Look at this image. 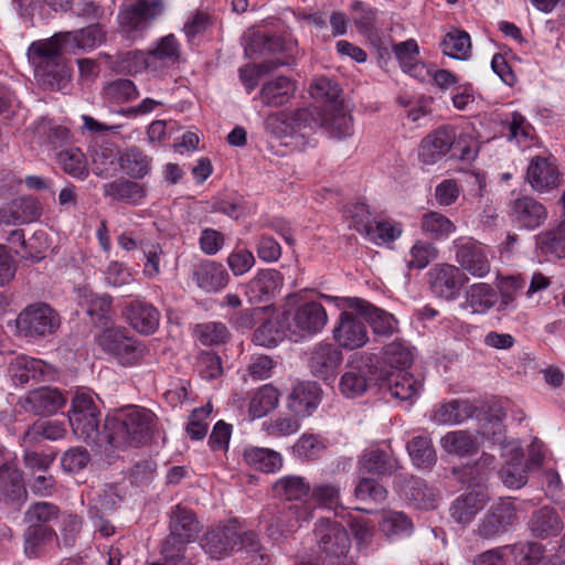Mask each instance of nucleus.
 Here are the masks:
<instances>
[{"label":"nucleus","instance_id":"f257e3e1","mask_svg":"<svg viewBox=\"0 0 565 565\" xmlns=\"http://www.w3.org/2000/svg\"><path fill=\"white\" fill-rule=\"evenodd\" d=\"M158 433V418L145 407L129 405L104 423V437L109 447L117 450L141 448L152 443Z\"/></svg>","mask_w":565,"mask_h":565},{"label":"nucleus","instance_id":"f03ea898","mask_svg":"<svg viewBox=\"0 0 565 565\" xmlns=\"http://www.w3.org/2000/svg\"><path fill=\"white\" fill-rule=\"evenodd\" d=\"M57 38L34 41L26 55L36 83L44 89L66 92L71 87V68L63 61Z\"/></svg>","mask_w":565,"mask_h":565},{"label":"nucleus","instance_id":"7ed1b4c3","mask_svg":"<svg viewBox=\"0 0 565 565\" xmlns=\"http://www.w3.org/2000/svg\"><path fill=\"white\" fill-rule=\"evenodd\" d=\"M383 359L391 370L376 371L379 388H415L416 383L407 372L414 359L408 343L397 340L387 344Z\"/></svg>","mask_w":565,"mask_h":565},{"label":"nucleus","instance_id":"20e7f679","mask_svg":"<svg viewBox=\"0 0 565 565\" xmlns=\"http://www.w3.org/2000/svg\"><path fill=\"white\" fill-rule=\"evenodd\" d=\"M168 519L169 533L161 542L164 552L185 555L188 545L198 539L202 530L198 514L193 509L178 503L170 509Z\"/></svg>","mask_w":565,"mask_h":565},{"label":"nucleus","instance_id":"39448f33","mask_svg":"<svg viewBox=\"0 0 565 565\" xmlns=\"http://www.w3.org/2000/svg\"><path fill=\"white\" fill-rule=\"evenodd\" d=\"M451 252L458 267L475 278H484L491 271L493 253L491 247L470 236L452 241Z\"/></svg>","mask_w":565,"mask_h":565},{"label":"nucleus","instance_id":"423d86ee","mask_svg":"<svg viewBox=\"0 0 565 565\" xmlns=\"http://www.w3.org/2000/svg\"><path fill=\"white\" fill-rule=\"evenodd\" d=\"M61 326L60 315L43 302L25 307L15 319L20 337L39 340L54 334Z\"/></svg>","mask_w":565,"mask_h":565},{"label":"nucleus","instance_id":"0eeeda50","mask_svg":"<svg viewBox=\"0 0 565 565\" xmlns=\"http://www.w3.org/2000/svg\"><path fill=\"white\" fill-rule=\"evenodd\" d=\"M319 548L323 554L324 565H355L349 556L351 541L347 530L338 522L321 521L316 529Z\"/></svg>","mask_w":565,"mask_h":565},{"label":"nucleus","instance_id":"6e6552de","mask_svg":"<svg viewBox=\"0 0 565 565\" xmlns=\"http://www.w3.org/2000/svg\"><path fill=\"white\" fill-rule=\"evenodd\" d=\"M97 345L121 365H134L145 354V348L122 327L103 329L96 335Z\"/></svg>","mask_w":565,"mask_h":565},{"label":"nucleus","instance_id":"1a4fd4ad","mask_svg":"<svg viewBox=\"0 0 565 565\" xmlns=\"http://www.w3.org/2000/svg\"><path fill=\"white\" fill-rule=\"evenodd\" d=\"M8 376L13 386H33L56 381L57 372L52 365L43 361L26 355H18L9 362Z\"/></svg>","mask_w":565,"mask_h":565},{"label":"nucleus","instance_id":"9d476101","mask_svg":"<svg viewBox=\"0 0 565 565\" xmlns=\"http://www.w3.org/2000/svg\"><path fill=\"white\" fill-rule=\"evenodd\" d=\"M328 301H333L339 309H352L369 321L376 334L390 337L398 330V321L395 317L380 308L372 306L360 298L322 296Z\"/></svg>","mask_w":565,"mask_h":565},{"label":"nucleus","instance_id":"9b49d317","mask_svg":"<svg viewBox=\"0 0 565 565\" xmlns=\"http://www.w3.org/2000/svg\"><path fill=\"white\" fill-rule=\"evenodd\" d=\"M238 539V521L231 519L227 524L207 529L200 544L211 558L223 559L235 551Z\"/></svg>","mask_w":565,"mask_h":565},{"label":"nucleus","instance_id":"f8f14e48","mask_svg":"<svg viewBox=\"0 0 565 565\" xmlns=\"http://www.w3.org/2000/svg\"><path fill=\"white\" fill-rule=\"evenodd\" d=\"M516 521V508L510 498L493 503L480 520L476 535L490 540L504 532Z\"/></svg>","mask_w":565,"mask_h":565},{"label":"nucleus","instance_id":"ddd939ff","mask_svg":"<svg viewBox=\"0 0 565 565\" xmlns=\"http://www.w3.org/2000/svg\"><path fill=\"white\" fill-rule=\"evenodd\" d=\"M394 489L404 500L420 510L436 508L437 494L434 488L427 486L426 481L409 473H398L394 478Z\"/></svg>","mask_w":565,"mask_h":565},{"label":"nucleus","instance_id":"4468645a","mask_svg":"<svg viewBox=\"0 0 565 565\" xmlns=\"http://www.w3.org/2000/svg\"><path fill=\"white\" fill-rule=\"evenodd\" d=\"M433 294L446 300H455L469 280L467 274L456 265L437 264L429 270Z\"/></svg>","mask_w":565,"mask_h":565},{"label":"nucleus","instance_id":"2eb2a0df","mask_svg":"<svg viewBox=\"0 0 565 565\" xmlns=\"http://www.w3.org/2000/svg\"><path fill=\"white\" fill-rule=\"evenodd\" d=\"M28 499L23 471L11 462L0 466V503L19 511Z\"/></svg>","mask_w":565,"mask_h":565},{"label":"nucleus","instance_id":"dca6fc26","mask_svg":"<svg viewBox=\"0 0 565 565\" xmlns=\"http://www.w3.org/2000/svg\"><path fill=\"white\" fill-rule=\"evenodd\" d=\"M339 320L333 330L335 342L343 349L355 350L364 347L369 341L365 324L350 309H341Z\"/></svg>","mask_w":565,"mask_h":565},{"label":"nucleus","instance_id":"f3484780","mask_svg":"<svg viewBox=\"0 0 565 565\" xmlns=\"http://www.w3.org/2000/svg\"><path fill=\"white\" fill-rule=\"evenodd\" d=\"M284 285L282 275L273 268L258 270L245 285V295L250 303L270 301Z\"/></svg>","mask_w":565,"mask_h":565},{"label":"nucleus","instance_id":"a211bd4d","mask_svg":"<svg viewBox=\"0 0 565 565\" xmlns=\"http://www.w3.org/2000/svg\"><path fill=\"white\" fill-rule=\"evenodd\" d=\"M163 10L161 0H138L130 8L118 14V22L121 31L130 35L135 31L142 30L149 20H153Z\"/></svg>","mask_w":565,"mask_h":565},{"label":"nucleus","instance_id":"6ab92c4d","mask_svg":"<svg viewBox=\"0 0 565 565\" xmlns=\"http://www.w3.org/2000/svg\"><path fill=\"white\" fill-rule=\"evenodd\" d=\"M328 322V315L323 306L316 301L299 306L292 315L289 330L300 335H313L322 331Z\"/></svg>","mask_w":565,"mask_h":565},{"label":"nucleus","instance_id":"aec40b11","mask_svg":"<svg viewBox=\"0 0 565 565\" xmlns=\"http://www.w3.org/2000/svg\"><path fill=\"white\" fill-rule=\"evenodd\" d=\"M526 179L532 189L545 193L561 183L558 169L552 156H534L526 170Z\"/></svg>","mask_w":565,"mask_h":565},{"label":"nucleus","instance_id":"412c9836","mask_svg":"<svg viewBox=\"0 0 565 565\" xmlns=\"http://www.w3.org/2000/svg\"><path fill=\"white\" fill-rule=\"evenodd\" d=\"M342 361V353L330 343L318 344L311 355V372L322 383L316 386H332L335 380V369Z\"/></svg>","mask_w":565,"mask_h":565},{"label":"nucleus","instance_id":"4be33fe9","mask_svg":"<svg viewBox=\"0 0 565 565\" xmlns=\"http://www.w3.org/2000/svg\"><path fill=\"white\" fill-rule=\"evenodd\" d=\"M52 38H57V44L63 51L75 53L76 50L89 51L98 47L105 42L106 33L96 23L72 32H60Z\"/></svg>","mask_w":565,"mask_h":565},{"label":"nucleus","instance_id":"5701e85b","mask_svg":"<svg viewBox=\"0 0 565 565\" xmlns=\"http://www.w3.org/2000/svg\"><path fill=\"white\" fill-rule=\"evenodd\" d=\"M455 138V127L444 126L427 135L420 142L418 157L425 164H434L449 154Z\"/></svg>","mask_w":565,"mask_h":565},{"label":"nucleus","instance_id":"b1692460","mask_svg":"<svg viewBox=\"0 0 565 565\" xmlns=\"http://www.w3.org/2000/svg\"><path fill=\"white\" fill-rule=\"evenodd\" d=\"M124 316L132 329L146 335L154 333L160 322L157 308L139 298L126 303Z\"/></svg>","mask_w":565,"mask_h":565},{"label":"nucleus","instance_id":"393cba45","mask_svg":"<svg viewBox=\"0 0 565 565\" xmlns=\"http://www.w3.org/2000/svg\"><path fill=\"white\" fill-rule=\"evenodd\" d=\"M509 215L518 226L534 230L545 222L547 211L545 206L535 199L522 196L511 201Z\"/></svg>","mask_w":565,"mask_h":565},{"label":"nucleus","instance_id":"a878e982","mask_svg":"<svg viewBox=\"0 0 565 565\" xmlns=\"http://www.w3.org/2000/svg\"><path fill=\"white\" fill-rule=\"evenodd\" d=\"M488 500L489 495L486 488L477 484L451 503L450 515L459 524H469L477 513L484 508Z\"/></svg>","mask_w":565,"mask_h":565},{"label":"nucleus","instance_id":"bb28decb","mask_svg":"<svg viewBox=\"0 0 565 565\" xmlns=\"http://www.w3.org/2000/svg\"><path fill=\"white\" fill-rule=\"evenodd\" d=\"M66 404L62 391H28L26 396L20 398L19 405L35 416L55 414Z\"/></svg>","mask_w":565,"mask_h":565},{"label":"nucleus","instance_id":"cd10ccee","mask_svg":"<svg viewBox=\"0 0 565 565\" xmlns=\"http://www.w3.org/2000/svg\"><path fill=\"white\" fill-rule=\"evenodd\" d=\"M360 471L377 477H391L399 470V460L392 450L371 449L365 451L359 460Z\"/></svg>","mask_w":565,"mask_h":565},{"label":"nucleus","instance_id":"c85d7f7f","mask_svg":"<svg viewBox=\"0 0 565 565\" xmlns=\"http://www.w3.org/2000/svg\"><path fill=\"white\" fill-rule=\"evenodd\" d=\"M527 529L535 539L546 540L557 536L563 531L564 523L554 508L544 505L532 512Z\"/></svg>","mask_w":565,"mask_h":565},{"label":"nucleus","instance_id":"c756f323","mask_svg":"<svg viewBox=\"0 0 565 565\" xmlns=\"http://www.w3.org/2000/svg\"><path fill=\"white\" fill-rule=\"evenodd\" d=\"M192 276L198 287L205 292L220 291L230 281V275L225 267L214 260L199 263L194 267Z\"/></svg>","mask_w":565,"mask_h":565},{"label":"nucleus","instance_id":"7c9ffc66","mask_svg":"<svg viewBox=\"0 0 565 565\" xmlns=\"http://www.w3.org/2000/svg\"><path fill=\"white\" fill-rule=\"evenodd\" d=\"M39 203L32 198H19L0 210V224L18 225L30 223L40 217Z\"/></svg>","mask_w":565,"mask_h":565},{"label":"nucleus","instance_id":"2f4dec72","mask_svg":"<svg viewBox=\"0 0 565 565\" xmlns=\"http://www.w3.org/2000/svg\"><path fill=\"white\" fill-rule=\"evenodd\" d=\"M319 126L337 139L351 137L354 131L352 117L342 104H332L330 109H323L319 118Z\"/></svg>","mask_w":565,"mask_h":565},{"label":"nucleus","instance_id":"473e14b6","mask_svg":"<svg viewBox=\"0 0 565 565\" xmlns=\"http://www.w3.org/2000/svg\"><path fill=\"white\" fill-rule=\"evenodd\" d=\"M53 542L60 546L58 534L53 526L26 524L23 532V546L28 557L42 556L45 547Z\"/></svg>","mask_w":565,"mask_h":565},{"label":"nucleus","instance_id":"72a5a7b5","mask_svg":"<svg viewBox=\"0 0 565 565\" xmlns=\"http://www.w3.org/2000/svg\"><path fill=\"white\" fill-rule=\"evenodd\" d=\"M498 301L494 289L486 282H476L465 291L463 308L470 309L475 315H484Z\"/></svg>","mask_w":565,"mask_h":565},{"label":"nucleus","instance_id":"f704fd0d","mask_svg":"<svg viewBox=\"0 0 565 565\" xmlns=\"http://www.w3.org/2000/svg\"><path fill=\"white\" fill-rule=\"evenodd\" d=\"M507 126L509 141L514 142L522 151L541 146L534 128L521 114L513 113L507 120Z\"/></svg>","mask_w":565,"mask_h":565},{"label":"nucleus","instance_id":"c9c22d12","mask_svg":"<svg viewBox=\"0 0 565 565\" xmlns=\"http://www.w3.org/2000/svg\"><path fill=\"white\" fill-rule=\"evenodd\" d=\"M99 414L71 415L70 424L74 434L86 444L107 445L104 429L99 430Z\"/></svg>","mask_w":565,"mask_h":565},{"label":"nucleus","instance_id":"e433bc0d","mask_svg":"<svg viewBox=\"0 0 565 565\" xmlns=\"http://www.w3.org/2000/svg\"><path fill=\"white\" fill-rule=\"evenodd\" d=\"M526 281L521 275L499 276L498 290L500 301L498 311L507 313L516 310L518 295L525 288Z\"/></svg>","mask_w":565,"mask_h":565},{"label":"nucleus","instance_id":"4c0bfd02","mask_svg":"<svg viewBox=\"0 0 565 565\" xmlns=\"http://www.w3.org/2000/svg\"><path fill=\"white\" fill-rule=\"evenodd\" d=\"M65 433L63 423L57 420H36L24 431L21 445L23 447H34L42 439H61Z\"/></svg>","mask_w":565,"mask_h":565},{"label":"nucleus","instance_id":"58836bf2","mask_svg":"<svg viewBox=\"0 0 565 565\" xmlns=\"http://www.w3.org/2000/svg\"><path fill=\"white\" fill-rule=\"evenodd\" d=\"M449 151V158L470 162L478 154V141L472 127L469 125L462 128L455 127V138Z\"/></svg>","mask_w":565,"mask_h":565},{"label":"nucleus","instance_id":"ea45409f","mask_svg":"<svg viewBox=\"0 0 565 565\" xmlns=\"http://www.w3.org/2000/svg\"><path fill=\"white\" fill-rule=\"evenodd\" d=\"M243 457L249 467L265 473L275 472L282 466L281 455L268 448H247L244 450Z\"/></svg>","mask_w":565,"mask_h":565},{"label":"nucleus","instance_id":"a19ab883","mask_svg":"<svg viewBox=\"0 0 565 565\" xmlns=\"http://www.w3.org/2000/svg\"><path fill=\"white\" fill-rule=\"evenodd\" d=\"M412 462L418 469H431L437 462V454L428 436H415L406 445Z\"/></svg>","mask_w":565,"mask_h":565},{"label":"nucleus","instance_id":"79ce46f5","mask_svg":"<svg viewBox=\"0 0 565 565\" xmlns=\"http://www.w3.org/2000/svg\"><path fill=\"white\" fill-rule=\"evenodd\" d=\"M536 247L546 257L565 258V220L536 236Z\"/></svg>","mask_w":565,"mask_h":565},{"label":"nucleus","instance_id":"37998d69","mask_svg":"<svg viewBox=\"0 0 565 565\" xmlns=\"http://www.w3.org/2000/svg\"><path fill=\"white\" fill-rule=\"evenodd\" d=\"M445 55L460 61H467L471 56V39L463 30L452 29L445 34L440 42Z\"/></svg>","mask_w":565,"mask_h":565},{"label":"nucleus","instance_id":"c03bdc74","mask_svg":"<svg viewBox=\"0 0 565 565\" xmlns=\"http://www.w3.org/2000/svg\"><path fill=\"white\" fill-rule=\"evenodd\" d=\"M104 194L114 200L139 204L146 196V191L143 186L137 182L118 179L104 185Z\"/></svg>","mask_w":565,"mask_h":565},{"label":"nucleus","instance_id":"a18cd8bd","mask_svg":"<svg viewBox=\"0 0 565 565\" xmlns=\"http://www.w3.org/2000/svg\"><path fill=\"white\" fill-rule=\"evenodd\" d=\"M81 306L85 307L86 313L96 322H103L109 318L111 310V297L109 295H96L87 288L78 290Z\"/></svg>","mask_w":565,"mask_h":565},{"label":"nucleus","instance_id":"49530a36","mask_svg":"<svg viewBox=\"0 0 565 565\" xmlns=\"http://www.w3.org/2000/svg\"><path fill=\"white\" fill-rule=\"evenodd\" d=\"M63 513L60 507L53 502L36 501L28 507L23 521L25 524L52 526V523L58 521Z\"/></svg>","mask_w":565,"mask_h":565},{"label":"nucleus","instance_id":"de8ad7c7","mask_svg":"<svg viewBox=\"0 0 565 565\" xmlns=\"http://www.w3.org/2000/svg\"><path fill=\"white\" fill-rule=\"evenodd\" d=\"M287 330H289V326L286 327L280 317L276 316L256 329L253 340L257 345L275 348L285 339Z\"/></svg>","mask_w":565,"mask_h":565},{"label":"nucleus","instance_id":"09e8293b","mask_svg":"<svg viewBox=\"0 0 565 565\" xmlns=\"http://www.w3.org/2000/svg\"><path fill=\"white\" fill-rule=\"evenodd\" d=\"M322 391H290L287 408L298 418H305L317 409Z\"/></svg>","mask_w":565,"mask_h":565},{"label":"nucleus","instance_id":"8fccbe9b","mask_svg":"<svg viewBox=\"0 0 565 565\" xmlns=\"http://www.w3.org/2000/svg\"><path fill=\"white\" fill-rule=\"evenodd\" d=\"M245 55L249 58L264 51L282 50V42L279 38L267 36L257 29H249L243 36Z\"/></svg>","mask_w":565,"mask_h":565},{"label":"nucleus","instance_id":"3c124183","mask_svg":"<svg viewBox=\"0 0 565 565\" xmlns=\"http://www.w3.org/2000/svg\"><path fill=\"white\" fill-rule=\"evenodd\" d=\"M295 89V85L289 78L280 76L263 86L260 98L268 106H280L294 95Z\"/></svg>","mask_w":565,"mask_h":565},{"label":"nucleus","instance_id":"603ef678","mask_svg":"<svg viewBox=\"0 0 565 565\" xmlns=\"http://www.w3.org/2000/svg\"><path fill=\"white\" fill-rule=\"evenodd\" d=\"M179 57L180 47L172 34L161 38L157 46L150 51V61L154 64L157 73L175 64Z\"/></svg>","mask_w":565,"mask_h":565},{"label":"nucleus","instance_id":"864d4df0","mask_svg":"<svg viewBox=\"0 0 565 565\" xmlns=\"http://www.w3.org/2000/svg\"><path fill=\"white\" fill-rule=\"evenodd\" d=\"M274 492L287 501H297L310 494L311 487L303 477L285 476L274 483Z\"/></svg>","mask_w":565,"mask_h":565},{"label":"nucleus","instance_id":"5fc2aeb1","mask_svg":"<svg viewBox=\"0 0 565 565\" xmlns=\"http://www.w3.org/2000/svg\"><path fill=\"white\" fill-rule=\"evenodd\" d=\"M478 407L466 399H455L445 403L436 412V419L440 423L459 424L463 420L477 416Z\"/></svg>","mask_w":565,"mask_h":565},{"label":"nucleus","instance_id":"6e6d98bb","mask_svg":"<svg viewBox=\"0 0 565 565\" xmlns=\"http://www.w3.org/2000/svg\"><path fill=\"white\" fill-rule=\"evenodd\" d=\"M502 548L510 551L515 565H541L545 554V546L532 541L518 542Z\"/></svg>","mask_w":565,"mask_h":565},{"label":"nucleus","instance_id":"4d7b16f0","mask_svg":"<svg viewBox=\"0 0 565 565\" xmlns=\"http://www.w3.org/2000/svg\"><path fill=\"white\" fill-rule=\"evenodd\" d=\"M32 134L40 143L55 146L68 139L70 131L66 127L42 117L31 127Z\"/></svg>","mask_w":565,"mask_h":565},{"label":"nucleus","instance_id":"13d9d810","mask_svg":"<svg viewBox=\"0 0 565 565\" xmlns=\"http://www.w3.org/2000/svg\"><path fill=\"white\" fill-rule=\"evenodd\" d=\"M422 231L434 239H445L456 231L455 224L439 212H427L422 217Z\"/></svg>","mask_w":565,"mask_h":565},{"label":"nucleus","instance_id":"bf43d9fd","mask_svg":"<svg viewBox=\"0 0 565 565\" xmlns=\"http://www.w3.org/2000/svg\"><path fill=\"white\" fill-rule=\"evenodd\" d=\"M403 233V226L392 220L374 221L365 232L370 241L377 245L396 241Z\"/></svg>","mask_w":565,"mask_h":565},{"label":"nucleus","instance_id":"052dcab7","mask_svg":"<svg viewBox=\"0 0 565 565\" xmlns=\"http://www.w3.org/2000/svg\"><path fill=\"white\" fill-rule=\"evenodd\" d=\"M514 458L518 459V463H507L500 470V476L507 487L519 489L527 482L529 467L524 462L522 450H516Z\"/></svg>","mask_w":565,"mask_h":565},{"label":"nucleus","instance_id":"680f3d73","mask_svg":"<svg viewBox=\"0 0 565 565\" xmlns=\"http://www.w3.org/2000/svg\"><path fill=\"white\" fill-rule=\"evenodd\" d=\"M444 449L449 454L460 457L472 455L477 451V444L467 431H451L441 438Z\"/></svg>","mask_w":565,"mask_h":565},{"label":"nucleus","instance_id":"e2e57ef3","mask_svg":"<svg viewBox=\"0 0 565 565\" xmlns=\"http://www.w3.org/2000/svg\"><path fill=\"white\" fill-rule=\"evenodd\" d=\"M139 92L136 85L129 79H117L104 87L103 96L105 100L111 104H122L134 100Z\"/></svg>","mask_w":565,"mask_h":565},{"label":"nucleus","instance_id":"0e129e2a","mask_svg":"<svg viewBox=\"0 0 565 565\" xmlns=\"http://www.w3.org/2000/svg\"><path fill=\"white\" fill-rule=\"evenodd\" d=\"M327 447L320 440L319 436L313 434H302L292 446V452L298 458L307 461L317 460L326 451Z\"/></svg>","mask_w":565,"mask_h":565},{"label":"nucleus","instance_id":"69168bd1","mask_svg":"<svg viewBox=\"0 0 565 565\" xmlns=\"http://www.w3.org/2000/svg\"><path fill=\"white\" fill-rule=\"evenodd\" d=\"M120 160L124 171L132 178H143L150 171V158L136 148L126 150Z\"/></svg>","mask_w":565,"mask_h":565},{"label":"nucleus","instance_id":"338daca9","mask_svg":"<svg viewBox=\"0 0 565 565\" xmlns=\"http://www.w3.org/2000/svg\"><path fill=\"white\" fill-rule=\"evenodd\" d=\"M238 537L237 547L250 554L253 565H268L270 557L263 552L259 536L255 531L241 532L238 529Z\"/></svg>","mask_w":565,"mask_h":565},{"label":"nucleus","instance_id":"774afa93","mask_svg":"<svg viewBox=\"0 0 565 565\" xmlns=\"http://www.w3.org/2000/svg\"><path fill=\"white\" fill-rule=\"evenodd\" d=\"M437 257V248L427 242L417 241L405 257L408 269H424Z\"/></svg>","mask_w":565,"mask_h":565}]
</instances>
